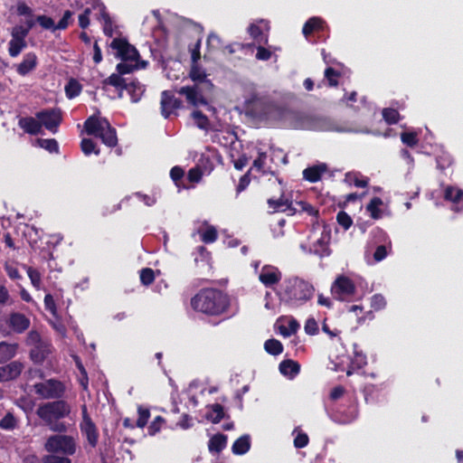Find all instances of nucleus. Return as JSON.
Returning <instances> with one entry per match:
<instances>
[{
  "label": "nucleus",
  "instance_id": "1",
  "mask_svg": "<svg viewBox=\"0 0 463 463\" xmlns=\"http://www.w3.org/2000/svg\"><path fill=\"white\" fill-rule=\"evenodd\" d=\"M294 128L315 131H335L339 133L357 132L351 127L344 126L338 121L323 116L295 114L291 123Z\"/></svg>",
  "mask_w": 463,
  "mask_h": 463
},
{
  "label": "nucleus",
  "instance_id": "2",
  "mask_svg": "<svg viewBox=\"0 0 463 463\" xmlns=\"http://www.w3.org/2000/svg\"><path fill=\"white\" fill-rule=\"evenodd\" d=\"M196 311L208 315H220L229 307V299L222 291L213 288L202 289L191 299Z\"/></svg>",
  "mask_w": 463,
  "mask_h": 463
},
{
  "label": "nucleus",
  "instance_id": "3",
  "mask_svg": "<svg viewBox=\"0 0 463 463\" xmlns=\"http://www.w3.org/2000/svg\"><path fill=\"white\" fill-rule=\"evenodd\" d=\"M314 291V287L308 282L298 278L290 279L284 290L285 301L291 306L302 305L312 298Z\"/></svg>",
  "mask_w": 463,
  "mask_h": 463
},
{
  "label": "nucleus",
  "instance_id": "4",
  "mask_svg": "<svg viewBox=\"0 0 463 463\" xmlns=\"http://www.w3.org/2000/svg\"><path fill=\"white\" fill-rule=\"evenodd\" d=\"M213 88V84L206 78L192 87H182L178 92L184 95L188 102L194 106L207 105L206 96L212 92Z\"/></svg>",
  "mask_w": 463,
  "mask_h": 463
},
{
  "label": "nucleus",
  "instance_id": "5",
  "mask_svg": "<svg viewBox=\"0 0 463 463\" xmlns=\"http://www.w3.org/2000/svg\"><path fill=\"white\" fill-rule=\"evenodd\" d=\"M71 412V406L63 400L46 402L36 411V414L44 422H51L53 420H60L68 416Z\"/></svg>",
  "mask_w": 463,
  "mask_h": 463
},
{
  "label": "nucleus",
  "instance_id": "6",
  "mask_svg": "<svg viewBox=\"0 0 463 463\" xmlns=\"http://www.w3.org/2000/svg\"><path fill=\"white\" fill-rule=\"evenodd\" d=\"M44 449L52 454L61 453L71 456L76 451V443L71 436L56 434L47 439Z\"/></svg>",
  "mask_w": 463,
  "mask_h": 463
},
{
  "label": "nucleus",
  "instance_id": "7",
  "mask_svg": "<svg viewBox=\"0 0 463 463\" xmlns=\"http://www.w3.org/2000/svg\"><path fill=\"white\" fill-rule=\"evenodd\" d=\"M35 393L43 399H59L65 391L64 385L57 380L50 379L33 385Z\"/></svg>",
  "mask_w": 463,
  "mask_h": 463
},
{
  "label": "nucleus",
  "instance_id": "8",
  "mask_svg": "<svg viewBox=\"0 0 463 463\" xmlns=\"http://www.w3.org/2000/svg\"><path fill=\"white\" fill-rule=\"evenodd\" d=\"M37 119L42 123L45 128L52 133L57 131L59 125L61 122V112L59 109H43L36 113Z\"/></svg>",
  "mask_w": 463,
  "mask_h": 463
},
{
  "label": "nucleus",
  "instance_id": "9",
  "mask_svg": "<svg viewBox=\"0 0 463 463\" xmlns=\"http://www.w3.org/2000/svg\"><path fill=\"white\" fill-rule=\"evenodd\" d=\"M110 47L118 51V56L125 61H135L139 57L137 49L129 44L126 40L115 38Z\"/></svg>",
  "mask_w": 463,
  "mask_h": 463
},
{
  "label": "nucleus",
  "instance_id": "10",
  "mask_svg": "<svg viewBox=\"0 0 463 463\" xmlns=\"http://www.w3.org/2000/svg\"><path fill=\"white\" fill-rule=\"evenodd\" d=\"M24 364L19 361H13L6 365L0 367V383L16 379L24 370Z\"/></svg>",
  "mask_w": 463,
  "mask_h": 463
},
{
  "label": "nucleus",
  "instance_id": "11",
  "mask_svg": "<svg viewBox=\"0 0 463 463\" xmlns=\"http://www.w3.org/2000/svg\"><path fill=\"white\" fill-rule=\"evenodd\" d=\"M182 101L176 99L169 91L162 92L161 97V113L165 118H168L175 109H179Z\"/></svg>",
  "mask_w": 463,
  "mask_h": 463
},
{
  "label": "nucleus",
  "instance_id": "12",
  "mask_svg": "<svg viewBox=\"0 0 463 463\" xmlns=\"http://www.w3.org/2000/svg\"><path fill=\"white\" fill-rule=\"evenodd\" d=\"M259 279L265 287H272L281 279V272L275 267L266 265L261 269Z\"/></svg>",
  "mask_w": 463,
  "mask_h": 463
},
{
  "label": "nucleus",
  "instance_id": "13",
  "mask_svg": "<svg viewBox=\"0 0 463 463\" xmlns=\"http://www.w3.org/2000/svg\"><path fill=\"white\" fill-rule=\"evenodd\" d=\"M355 291L353 281L345 276L338 277L332 286V292L335 295L352 296Z\"/></svg>",
  "mask_w": 463,
  "mask_h": 463
},
{
  "label": "nucleus",
  "instance_id": "14",
  "mask_svg": "<svg viewBox=\"0 0 463 463\" xmlns=\"http://www.w3.org/2000/svg\"><path fill=\"white\" fill-rule=\"evenodd\" d=\"M7 324L14 333L22 334L30 326V319L24 314L14 312L10 314Z\"/></svg>",
  "mask_w": 463,
  "mask_h": 463
},
{
  "label": "nucleus",
  "instance_id": "15",
  "mask_svg": "<svg viewBox=\"0 0 463 463\" xmlns=\"http://www.w3.org/2000/svg\"><path fill=\"white\" fill-rule=\"evenodd\" d=\"M107 122L108 120L104 118L91 116L85 121L84 128L88 135L98 137L101 130H104V126L107 127Z\"/></svg>",
  "mask_w": 463,
  "mask_h": 463
},
{
  "label": "nucleus",
  "instance_id": "16",
  "mask_svg": "<svg viewBox=\"0 0 463 463\" xmlns=\"http://www.w3.org/2000/svg\"><path fill=\"white\" fill-rule=\"evenodd\" d=\"M50 351L49 342L43 339L38 345H35L32 347L30 351L31 359L34 363H42L45 360Z\"/></svg>",
  "mask_w": 463,
  "mask_h": 463
},
{
  "label": "nucleus",
  "instance_id": "17",
  "mask_svg": "<svg viewBox=\"0 0 463 463\" xmlns=\"http://www.w3.org/2000/svg\"><path fill=\"white\" fill-rule=\"evenodd\" d=\"M19 126L22 128L26 133L31 135H37L42 132V123L37 118L33 117H25L22 118L19 120Z\"/></svg>",
  "mask_w": 463,
  "mask_h": 463
},
{
  "label": "nucleus",
  "instance_id": "18",
  "mask_svg": "<svg viewBox=\"0 0 463 463\" xmlns=\"http://www.w3.org/2000/svg\"><path fill=\"white\" fill-rule=\"evenodd\" d=\"M36 64H37L36 55L33 52L26 53L24 57L23 61L17 65L16 71L20 75L24 76V75L28 74L30 71H32L33 70H34V68L36 67Z\"/></svg>",
  "mask_w": 463,
  "mask_h": 463
},
{
  "label": "nucleus",
  "instance_id": "19",
  "mask_svg": "<svg viewBox=\"0 0 463 463\" xmlns=\"http://www.w3.org/2000/svg\"><path fill=\"white\" fill-rule=\"evenodd\" d=\"M80 429L81 431L86 435L90 445L93 448L96 447L99 434L92 420H88L86 422H81Z\"/></svg>",
  "mask_w": 463,
  "mask_h": 463
},
{
  "label": "nucleus",
  "instance_id": "20",
  "mask_svg": "<svg viewBox=\"0 0 463 463\" xmlns=\"http://www.w3.org/2000/svg\"><path fill=\"white\" fill-rule=\"evenodd\" d=\"M268 204L270 209L273 210V212H286L289 211L291 213H295V209L292 207V203L289 202L288 199H285L283 196L279 197V199H269Z\"/></svg>",
  "mask_w": 463,
  "mask_h": 463
},
{
  "label": "nucleus",
  "instance_id": "21",
  "mask_svg": "<svg viewBox=\"0 0 463 463\" xmlns=\"http://www.w3.org/2000/svg\"><path fill=\"white\" fill-rule=\"evenodd\" d=\"M18 344L0 342V364L12 359L16 354Z\"/></svg>",
  "mask_w": 463,
  "mask_h": 463
},
{
  "label": "nucleus",
  "instance_id": "22",
  "mask_svg": "<svg viewBox=\"0 0 463 463\" xmlns=\"http://www.w3.org/2000/svg\"><path fill=\"white\" fill-rule=\"evenodd\" d=\"M124 90H128L133 102L139 101L145 92V87L138 80L127 82V84L124 85Z\"/></svg>",
  "mask_w": 463,
  "mask_h": 463
},
{
  "label": "nucleus",
  "instance_id": "23",
  "mask_svg": "<svg viewBox=\"0 0 463 463\" xmlns=\"http://www.w3.org/2000/svg\"><path fill=\"white\" fill-rule=\"evenodd\" d=\"M99 137L102 142L108 146L113 147L118 143L117 134L115 128H113L109 122H107V127L104 126V130H101Z\"/></svg>",
  "mask_w": 463,
  "mask_h": 463
},
{
  "label": "nucleus",
  "instance_id": "24",
  "mask_svg": "<svg viewBox=\"0 0 463 463\" xmlns=\"http://www.w3.org/2000/svg\"><path fill=\"white\" fill-rule=\"evenodd\" d=\"M326 170V165H319L307 167L303 171V177L311 183H316L318 180H320L322 174Z\"/></svg>",
  "mask_w": 463,
  "mask_h": 463
},
{
  "label": "nucleus",
  "instance_id": "25",
  "mask_svg": "<svg viewBox=\"0 0 463 463\" xmlns=\"http://www.w3.org/2000/svg\"><path fill=\"white\" fill-rule=\"evenodd\" d=\"M300 371V365L298 363L293 360H284L279 364V372L286 376L293 378Z\"/></svg>",
  "mask_w": 463,
  "mask_h": 463
},
{
  "label": "nucleus",
  "instance_id": "26",
  "mask_svg": "<svg viewBox=\"0 0 463 463\" xmlns=\"http://www.w3.org/2000/svg\"><path fill=\"white\" fill-rule=\"evenodd\" d=\"M330 240V234L328 232L324 231L320 239L314 243V252L319 256L328 255V241Z\"/></svg>",
  "mask_w": 463,
  "mask_h": 463
},
{
  "label": "nucleus",
  "instance_id": "27",
  "mask_svg": "<svg viewBox=\"0 0 463 463\" xmlns=\"http://www.w3.org/2000/svg\"><path fill=\"white\" fill-rule=\"evenodd\" d=\"M227 437L223 434H216L209 440L208 448L211 452L219 453L226 446Z\"/></svg>",
  "mask_w": 463,
  "mask_h": 463
},
{
  "label": "nucleus",
  "instance_id": "28",
  "mask_svg": "<svg viewBox=\"0 0 463 463\" xmlns=\"http://www.w3.org/2000/svg\"><path fill=\"white\" fill-rule=\"evenodd\" d=\"M250 437L244 435L235 440L232 445V452L236 455H243L250 449Z\"/></svg>",
  "mask_w": 463,
  "mask_h": 463
},
{
  "label": "nucleus",
  "instance_id": "29",
  "mask_svg": "<svg viewBox=\"0 0 463 463\" xmlns=\"http://www.w3.org/2000/svg\"><path fill=\"white\" fill-rule=\"evenodd\" d=\"M210 408L212 411L206 415V419L213 423H218L225 417L223 407L221 404L214 403Z\"/></svg>",
  "mask_w": 463,
  "mask_h": 463
},
{
  "label": "nucleus",
  "instance_id": "30",
  "mask_svg": "<svg viewBox=\"0 0 463 463\" xmlns=\"http://www.w3.org/2000/svg\"><path fill=\"white\" fill-rule=\"evenodd\" d=\"M103 86L111 85L118 90H124V85L127 84L126 79L122 78V75L118 73H112L109 77L102 81Z\"/></svg>",
  "mask_w": 463,
  "mask_h": 463
},
{
  "label": "nucleus",
  "instance_id": "31",
  "mask_svg": "<svg viewBox=\"0 0 463 463\" xmlns=\"http://www.w3.org/2000/svg\"><path fill=\"white\" fill-rule=\"evenodd\" d=\"M264 349L272 355H278L282 353L283 345L279 340L272 338L265 342Z\"/></svg>",
  "mask_w": 463,
  "mask_h": 463
},
{
  "label": "nucleus",
  "instance_id": "32",
  "mask_svg": "<svg viewBox=\"0 0 463 463\" xmlns=\"http://www.w3.org/2000/svg\"><path fill=\"white\" fill-rule=\"evenodd\" d=\"M192 118L194 120L195 125L203 130H208L210 128V121L208 118L203 114L200 110H194L192 113Z\"/></svg>",
  "mask_w": 463,
  "mask_h": 463
},
{
  "label": "nucleus",
  "instance_id": "33",
  "mask_svg": "<svg viewBox=\"0 0 463 463\" xmlns=\"http://www.w3.org/2000/svg\"><path fill=\"white\" fill-rule=\"evenodd\" d=\"M26 47V42L17 39H11L9 42L8 52L11 57L18 56L23 49Z\"/></svg>",
  "mask_w": 463,
  "mask_h": 463
},
{
  "label": "nucleus",
  "instance_id": "34",
  "mask_svg": "<svg viewBox=\"0 0 463 463\" xmlns=\"http://www.w3.org/2000/svg\"><path fill=\"white\" fill-rule=\"evenodd\" d=\"M17 426V420L12 412H7L4 418L0 420V429L12 430Z\"/></svg>",
  "mask_w": 463,
  "mask_h": 463
},
{
  "label": "nucleus",
  "instance_id": "35",
  "mask_svg": "<svg viewBox=\"0 0 463 463\" xmlns=\"http://www.w3.org/2000/svg\"><path fill=\"white\" fill-rule=\"evenodd\" d=\"M322 24V20L318 17H312L310 18L303 27V33L307 37L310 33H312L315 30H317L320 28Z\"/></svg>",
  "mask_w": 463,
  "mask_h": 463
},
{
  "label": "nucleus",
  "instance_id": "36",
  "mask_svg": "<svg viewBox=\"0 0 463 463\" xmlns=\"http://www.w3.org/2000/svg\"><path fill=\"white\" fill-rule=\"evenodd\" d=\"M463 198V190L448 186L445 190V199L453 203H458Z\"/></svg>",
  "mask_w": 463,
  "mask_h": 463
},
{
  "label": "nucleus",
  "instance_id": "37",
  "mask_svg": "<svg viewBox=\"0 0 463 463\" xmlns=\"http://www.w3.org/2000/svg\"><path fill=\"white\" fill-rule=\"evenodd\" d=\"M383 203V201L379 197H373L366 206L367 212L370 213L373 219L380 218V210L378 207Z\"/></svg>",
  "mask_w": 463,
  "mask_h": 463
},
{
  "label": "nucleus",
  "instance_id": "38",
  "mask_svg": "<svg viewBox=\"0 0 463 463\" xmlns=\"http://www.w3.org/2000/svg\"><path fill=\"white\" fill-rule=\"evenodd\" d=\"M80 147L86 156H89L91 153L96 155L99 154V149L96 147V143L90 138H83L80 143Z\"/></svg>",
  "mask_w": 463,
  "mask_h": 463
},
{
  "label": "nucleus",
  "instance_id": "39",
  "mask_svg": "<svg viewBox=\"0 0 463 463\" xmlns=\"http://www.w3.org/2000/svg\"><path fill=\"white\" fill-rule=\"evenodd\" d=\"M383 118L386 121L387 124L392 125L396 124L400 119L399 112L391 108L383 109Z\"/></svg>",
  "mask_w": 463,
  "mask_h": 463
},
{
  "label": "nucleus",
  "instance_id": "40",
  "mask_svg": "<svg viewBox=\"0 0 463 463\" xmlns=\"http://www.w3.org/2000/svg\"><path fill=\"white\" fill-rule=\"evenodd\" d=\"M189 75L192 80L194 81V83H198L207 78L204 71L202 68H200L196 63L193 64Z\"/></svg>",
  "mask_w": 463,
  "mask_h": 463
},
{
  "label": "nucleus",
  "instance_id": "41",
  "mask_svg": "<svg viewBox=\"0 0 463 463\" xmlns=\"http://www.w3.org/2000/svg\"><path fill=\"white\" fill-rule=\"evenodd\" d=\"M81 87L75 80H71L65 87L67 97L70 99L78 96L80 93Z\"/></svg>",
  "mask_w": 463,
  "mask_h": 463
},
{
  "label": "nucleus",
  "instance_id": "42",
  "mask_svg": "<svg viewBox=\"0 0 463 463\" xmlns=\"http://www.w3.org/2000/svg\"><path fill=\"white\" fill-rule=\"evenodd\" d=\"M36 22L40 24V26L43 29L51 30L52 32L56 30L53 19L49 16L38 15L36 16Z\"/></svg>",
  "mask_w": 463,
  "mask_h": 463
},
{
  "label": "nucleus",
  "instance_id": "43",
  "mask_svg": "<svg viewBox=\"0 0 463 463\" xmlns=\"http://www.w3.org/2000/svg\"><path fill=\"white\" fill-rule=\"evenodd\" d=\"M37 143L39 144V146L44 149H46L47 151L51 152V153H53V152H58V149H59V146H58V143L55 139H43V138H39L37 139Z\"/></svg>",
  "mask_w": 463,
  "mask_h": 463
},
{
  "label": "nucleus",
  "instance_id": "44",
  "mask_svg": "<svg viewBox=\"0 0 463 463\" xmlns=\"http://www.w3.org/2000/svg\"><path fill=\"white\" fill-rule=\"evenodd\" d=\"M137 411H138V419L137 420L136 425L138 428H144L146 425L147 420L150 417L149 410L145 409L142 406H139L137 409Z\"/></svg>",
  "mask_w": 463,
  "mask_h": 463
},
{
  "label": "nucleus",
  "instance_id": "45",
  "mask_svg": "<svg viewBox=\"0 0 463 463\" xmlns=\"http://www.w3.org/2000/svg\"><path fill=\"white\" fill-rule=\"evenodd\" d=\"M336 221L345 230L349 229L353 223L351 217L344 211L337 213Z\"/></svg>",
  "mask_w": 463,
  "mask_h": 463
},
{
  "label": "nucleus",
  "instance_id": "46",
  "mask_svg": "<svg viewBox=\"0 0 463 463\" xmlns=\"http://www.w3.org/2000/svg\"><path fill=\"white\" fill-rule=\"evenodd\" d=\"M154 279L155 274L152 269L146 268L140 271V280L144 285L148 286L152 284Z\"/></svg>",
  "mask_w": 463,
  "mask_h": 463
},
{
  "label": "nucleus",
  "instance_id": "47",
  "mask_svg": "<svg viewBox=\"0 0 463 463\" xmlns=\"http://www.w3.org/2000/svg\"><path fill=\"white\" fill-rule=\"evenodd\" d=\"M138 65L137 63L132 64L128 63V61H123L122 62L118 63L117 65V71L121 74H127L132 72L134 70L137 69Z\"/></svg>",
  "mask_w": 463,
  "mask_h": 463
},
{
  "label": "nucleus",
  "instance_id": "48",
  "mask_svg": "<svg viewBox=\"0 0 463 463\" xmlns=\"http://www.w3.org/2000/svg\"><path fill=\"white\" fill-rule=\"evenodd\" d=\"M401 138L403 144L413 147L418 143V138L415 133L412 132H403L401 135Z\"/></svg>",
  "mask_w": 463,
  "mask_h": 463
},
{
  "label": "nucleus",
  "instance_id": "49",
  "mask_svg": "<svg viewBox=\"0 0 463 463\" xmlns=\"http://www.w3.org/2000/svg\"><path fill=\"white\" fill-rule=\"evenodd\" d=\"M24 268L27 269V274L31 279L32 284L35 288H39L40 284H41V275H40L39 271L33 269L32 267L24 266Z\"/></svg>",
  "mask_w": 463,
  "mask_h": 463
},
{
  "label": "nucleus",
  "instance_id": "50",
  "mask_svg": "<svg viewBox=\"0 0 463 463\" xmlns=\"http://www.w3.org/2000/svg\"><path fill=\"white\" fill-rule=\"evenodd\" d=\"M28 29H25L24 26L17 25L13 28L11 35L12 39L25 41V37L28 35Z\"/></svg>",
  "mask_w": 463,
  "mask_h": 463
},
{
  "label": "nucleus",
  "instance_id": "51",
  "mask_svg": "<svg viewBox=\"0 0 463 463\" xmlns=\"http://www.w3.org/2000/svg\"><path fill=\"white\" fill-rule=\"evenodd\" d=\"M386 306L385 298L381 294H375L372 297L371 299V307L374 310H380L383 309Z\"/></svg>",
  "mask_w": 463,
  "mask_h": 463
},
{
  "label": "nucleus",
  "instance_id": "52",
  "mask_svg": "<svg viewBox=\"0 0 463 463\" xmlns=\"http://www.w3.org/2000/svg\"><path fill=\"white\" fill-rule=\"evenodd\" d=\"M217 239V231L213 227H209L202 234V241L205 243H211Z\"/></svg>",
  "mask_w": 463,
  "mask_h": 463
},
{
  "label": "nucleus",
  "instance_id": "53",
  "mask_svg": "<svg viewBox=\"0 0 463 463\" xmlns=\"http://www.w3.org/2000/svg\"><path fill=\"white\" fill-rule=\"evenodd\" d=\"M339 76V73L334 70L333 68L329 67L325 71V77L328 80V83L332 87L337 86L338 82L336 78Z\"/></svg>",
  "mask_w": 463,
  "mask_h": 463
},
{
  "label": "nucleus",
  "instance_id": "54",
  "mask_svg": "<svg viewBox=\"0 0 463 463\" xmlns=\"http://www.w3.org/2000/svg\"><path fill=\"white\" fill-rule=\"evenodd\" d=\"M43 339L41 337L40 334L35 330H31L26 337V345L30 346H33L38 345Z\"/></svg>",
  "mask_w": 463,
  "mask_h": 463
},
{
  "label": "nucleus",
  "instance_id": "55",
  "mask_svg": "<svg viewBox=\"0 0 463 463\" xmlns=\"http://www.w3.org/2000/svg\"><path fill=\"white\" fill-rule=\"evenodd\" d=\"M72 16V12L70 10H67L64 12L63 16L59 21L57 24H55L56 30H64L68 27L70 19Z\"/></svg>",
  "mask_w": 463,
  "mask_h": 463
},
{
  "label": "nucleus",
  "instance_id": "56",
  "mask_svg": "<svg viewBox=\"0 0 463 463\" xmlns=\"http://www.w3.org/2000/svg\"><path fill=\"white\" fill-rule=\"evenodd\" d=\"M45 424L50 428L51 430L55 432H65L67 430V427L63 422H60L59 420H51V422H45Z\"/></svg>",
  "mask_w": 463,
  "mask_h": 463
},
{
  "label": "nucleus",
  "instance_id": "57",
  "mask_svg": "<svg viewBox=\"0 0 463 463\" xmlns=\"http://www.w3.org/2000/svg\"><path fill=\"white\" fill-rule=\"evenodd\" d=\"M43 463H71V459L66 457H59L56 455H47L43 459Z\"/></svg>",
  "mask_w": 463,
  "mask_h": 463
},
{
  "label": "nucleus",
  "instance_id": "58",
  "mask_svg": "<svg viewBox=\"0 0 463 463\" xmlns=\"http://www.w3.org/2000/svg\"><path fill=\"white\" fill-rule=\"evenodd\" d=\"M44 306L47 310H49L53 316L56 317L57 308H56L54 299L51 294H47L44 297Z\"/></svg>",
  "mask_w": 463,
  "mask_h": 463
},
{
  "label": "nucleus",
  "instance_id": "59",
  "mask_svg": "<svg viewBox=\"0 0 463 463\" xmlns=\"http://www.w3.org/2000/svg\"><path fill=\"white\" fill-rule=\"evenodd\" d=\"M91 11L90 8H86L82 14L79 15V25L85 29L90 24V14Z\"/></svg>",
  "mask_w": 463,
  "mask_h": 463
},
{
  "label": "nucleus",
  "instance_id": "60",
  "mask_svg": "<svg viewBox=\"0 0 463 463\" xmlns=\"http://www.w3.org/2000/svg\"><path fill=\"white\" fill-rule=\"evenodd\" d=\"M305 331L308 335H316L318 331V326L314 318H309L305 324Z\"/></svg>",
  "mask_w": 463,
  "mask_h": 463
},
{
  "label": "nucleus",
  "instance_id": "61",
  "mask_svg": "<svg viewBox=\"0 0 463 463\" xmlns=\"http://www.w3.org/2000/svg\"><path fill=\"white\" fill-rule=\"evenodd\" d=\"M308 443V437L305 433H299L294 439V445L298 449L306 447Z\"/></svg>",
  "mask_w": 463,
  "mask_h": 463
},
{
  "label": "nucleus",
  "instance_id": "62",
  "mask_svg": "<svg viewBox=\"0 0 463 463\" xmlns=\"http://www.w3.org/2000/svg\"><path fill=\"white\" fill-rule=\"evenodd\" d=\"M271 57V52L269 51L268 49L262 47V46H259L257 48V53H256V58L258 60H261V61H268L269 60Z\"/></svg>",
  "mask_w": 463,
  "mask_h": 463
},
{
  "label": "nucleus",
  "instance_id": "63",
  "mask_svg": "<svg viewBox=\"0 0 463 463\" xmlns=\"http://www.w3.org/2000/svg\"><path fill=\"white\" fill-rule=\"evenodd\" d=\"M387 256V250L384 245H380L376 248L373 253V259L375 261H381Z\"/></svg>",
  "mask_w": 463,
  "mask_h": 463
},
{
  "label": "nucleus",
  "instance_id": "64",
  "mask_svg": "<svg viewBox=\"0 0 463 463\" xmlns=\"http://www.w3.org/2000/svg\"><path fill=\"white\" fill-rule=\"evenodd\" d=\"M5 271L10 279H22V276L20 275L18 269L14 267L13 265L6 264L5 265Z\"/></svg>",
  "mask_w": 463,
  "mask_h": 463
}]
</instances>
